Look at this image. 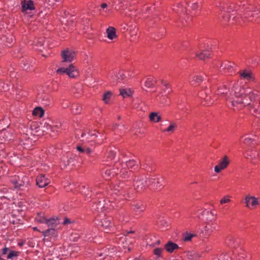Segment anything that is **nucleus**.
I'll list each match as a JSON object with an SVG mask.
<instances>
[{"mask_svg": "<svg viewBox=\"0 0 260 260\" xmlns=\"http://www.w3.org/2000/svg\"><path fill=\"white\" fill-rule=\"evenodd\" d=\"M233 91L235 96L229 99L228 103L229 105L231 104L234 111H238L247 106L253 115L260 117V101L257 99L258 91H252L250 88L239 84L234 86Z\"/></svg>", "mask_w": 260, "mask_h": 260, "instance_id": "f257e3e1", "label": "nucleus"}, {"mask_svg": "<svg viewBox=\"0 0 260 260\" xmlns=\"http://www.w3.org/2000/svg\"><path fill=\"white\" fill-rule=\"evenodd\" d=\"M129 181H121L115 184L113 191L115 194L121 196L123 199L128 200L133 196V190L130 188Z\"/></svg>", "mask_w": 260, "mask_h": 260, "instance_id": "f03ea898", "label": "nucleus"}, {"mask_svg": "<svg viewBox=\"0 0 260 260\" xmlns=\"http://www.w3.org/2000/svg\"><path fill=\"white\" fill-rule=\"evenodd\" d=\"M137 166V162L134 159L126 161L124 163L118 162H116L117 171H115L114 172L116 173H120L121 177L126 178L128 177L131 174V172L128 171L126 168L135 169Z\"/></svg>", "mask_w": 260, "mask_h": 260, "instance_id": "7ed1b4c3", "label": "nucleus"}, {"mask_svg": "<svg viewBox=\"0 0 260 260\" xmlns=\"http://www.w3.org/2000/svg\"><path fill=\"white\" fill-rule=\"evenodd\" d=\"M219 8L222 13V18L225 21H228L232 16L233 18L235 17V12L237 11V7H235L234 4H230L229 5L222 3L220 4Z\"/></svg>", "mask_w": 260, "mask_h": 260, "instance_id": "20e7f679", "label": "nucleus"}, {"mask_svg": "<svg viewBox=\"0 0 260 260\" xmlns=\"http://www.w3.org/2000/svg\"><path fill=\"white\" fill-rule=\"evenodd\" d=\"M10 181L15 188L21 190H24L25 188H28L29 184L28 177L24 175L14 176L11 178Z\"/></svg>", "mask_w": 260, "mask_h": 260, "instance_id": "39448f33", "label": "nucleus"}, {"mask_svg": "<svg viewBox=\"0 0 260 260\" xmlns=\"http://www.w3.org/2000/svg\"><path fill=\"white\" fill-rule=\"evenodd\" d=\"M236 84H238V83H234L233 85L232 90L231 92L229 89L228 88L225 86L223 85L222 86L219 87L217 89V95H220L221 96L225 97L226 100V104L227 105L231 108H232L233 109V108L231 106V104H230L229 105L228 103V101L229 99L232 98L233 97L235 96L234 91H233V87Z\"/></svg>", "mask_w": 260, "mask_h": 260, "instance_id": "423d86ee", "label": "nucleus"}, {"mask_svg": "<svg viewBox=\"0 0 260 260\" xmlns=\"http://www.w3.org/2000/svg\"><path fill=\"white\" fill-rule=\"evenodd\" d=\"M147 181L142 177H135L134 179L133 186L137 192H142L146 189Z\"/></svg>", "mask_w": 260, "mask_h": 260, "instance_id": "0eeeda50", "label": "nucleus"}, {"mask_svg": "<svg viewBox=\"0 0 260 260\" xmlns=\"http://www.w3.org/2000/svg\"><path fill=\"white\" fill-rule=\"evenodd\" d=\"M57 73L59 74H67L69 77L74 78L78 76L77 72L75 67L71 64L68 68H60L56 71Z\"/></svg>", "mask_w": 260, "mask_h": 260, "instance_id": "6e6552de", "label": "nucleus"}, {"mask_svg": "<svg viewBox=\"0 0 260 260\" xmlns=\"http://www.w3.org/2000/svg\"><path fill=\"white\" fill-rule=\"evenodd\" d=\"M75 155L72 154L63 155L61 158V167L65 168L68 166L76 165Z\"/></svg>", "mask_w": 260, "mask_h": 260, "instance_id": "1a4fd4ad", "label": "nucleus"}, {"mask_svg": "<svg viewBox=\"0 0 260 260\" xmlns=\"http://www.w3.org/2000/svg\"><path fill=\"white\" fill-rule=\"evenodd\" d=\"M112 218L111 217H105L102 219H97L95 220V224L103 228V230H107L105 232L108 233L112 227Z\"/></svg>", "mask_w": 260, "mask_h": 260, "instance_id": "9d476101", "label": "nucleus"}, {"mask_svg": "<svg viewBox=\"0 0 260 260\" xmlns=\"http://www.w3.org/2000/svg\"><path fill=\"white\" fill-rule=\"evenodd\" d=\"M206 90L205 92L206 96L203 99L202 103L205 105L210 106L213 104L214 101L217 100V95H210L211 90L210 88H206Z\"/></svg>", "mask_w": 260, "mask_h": 260, "instance_id": "9b49d317", "label": "nucleus"}, {"mask_svg": "<svg viewBox=\"0 0 260 260\" xmlns=\"http://www.w3.org/2000/svg\"><path fill=\"white\" fill-rule=\"evenodd\" d=\"M61 56L62 58V62H72L75 57V53L74 51L68 49L61 51Z\"/></svg>", "mask_w": 260, "mask_h": 260, "instance_id": "f8f14e48", "label": "nucleus"}, {"mask_svg": "<svg viewBox=\"0 0 260 260\" xmlns=\"http://www.w3.org/2000/svg\"><path fill=\"white\" fill-rule=\"evenodd\" d=\"M229 164V158L226 155H225L219 162L218 165L214 167V171L217 173H219L222 170L225 169Z\"/></svg>", "mask_w": 260, "mask_h": 260, "instance_id": "ddd939ff", "label": "nucleus"}, {"mask_svg": "<svg viewBox=\"0 0 260 260\" xmlns=\"http://www.w3.org/2000/svg\"><path fill=\"white\" fill-rule=\"evenodd\" d=\"M235 66V64L234 62L225 60L222 62L220 68H222V70H224L225 73L233 74L234 73Z\"/></svg>", "mask_w": 260, "mask_h": 260, "instance_id": "4468645a", "label": "nucleus"}, {"mask_svg": "<svg viewBox=\"0 0 260 260\" xmlns=\"http://www.w3.org/2000/svg\"><path fill=\"white\" fill-rule=\"evenodd\" d=\"M50 183V180L45 175L41 174L36 178V184L40 188L47 186Z\"/></svg>", "mask_w": 260, "mask_h": 260, "instance_id": "2eb2a0df", "label": "nucleus"}, {"mask_svg": "<svg viewBox=\"0 0 260 260\" xmlns=\"http://www.w3.org/2000/svg\"><path fill=\"white\" fill-rule=\"evenodd\" d=\"M245 203L246 204V206L249 209L259 204L256 198L250 195H248L245 198Z\"/></svg>", "mask_w": 260, "mask_h": 260, "instance_id": "dca6fc26", "label": "nucleus"}, {"mask_svg": "<svg viewBox=\"0 0 260 260\" xmlns=\"http://www.w3.org/2000/svg\"><path fill=\"white\" fill-rule=\"evenodd\" d=\"M22 12H24L27 10H33L35 9L34 2L31 0L26 1L24 0L21 2Z\"/></svg>", "mask_w": 260, "mask_h": 260, "instance_id": "f3484780", "label": "nucleus"}, {"mask_svg": "<svg viewBox=\"0 0 260 260\" xmlns=\"http://www.w3.org/2000/svg\"><path fill=\"white\" fill-rule=\"evenodd\" d=\"M187 5L186 3L184 4L180 3L178 4L175 8H174V11L178 13L180 16L185 15L187 13V9L186 6Z\"/></svg>", "mask_w": 260, "mask_h": 260, "instance_id": "a211bd4d", "label": "nucleus"}, {"mask_svg": "<svg viewBox=\"0 0 260 260\" xmlns=\"http://www.w3.org/2000/svg\"><path fill=\"white\" fill-rule=\"evenodd\" d=\"M255 133L256 134L254 136V138H251L249 136L246 135L244 139L243 143L247 146L256 144V138L259 136L260 134H259V131H256Z\"/></svg>", "mask_w": 260, "mask_h": 260, "instance_id": "6ab92c4d", "label": "nucleus"}, {"mask_svg": "<svg viewBox=\"0 0 260 260\" xmlns=\"http://www.w3.org/2000/svg\"><path fill=\"white\" fill-rule=\"evenodd\" d=\"M179 248V247L177 244L171 241H168L164 246V248L170 253H173L175 250L178 249Z\"/></svg>", "mask_w": 260, "mask_h": 260, "instance_id": "aec40b11", "label": "nucleus"}, {"mask_svg": "<svg viewBox=\"0 0 260 260\" xmlns=\"http://www.w3.org/2000/svg\"><path fill=\"white\" fill-rule=\"evenodd\" d=\"M203 80L204 79L202 76L197 75L193 76L192 78H190L189 79V82L191 85L196 86L200 84Z\"/></svg>", "mask_w": 260, "mask_h": 260, "instance_id": "412c9836", "label": "nucleus"}, {"mask_svg": "<svg viewBox=\"0 0 260 260\" xmlns=\"http://www.w3.org/2000/svg\"><path fill=\"white\" fill-rule=\"evenodd\" d=\"M117 171L116 163L114 165V167L112 170H107L105 172L104 177L106 179H109L110 177H113L116 175H119L120 173H116L114 172Z\"/></svg>", "mask_w": 260, "mask_h": 260, "instance_id": "4be33fe9", "label": "nucleus"}, {"mask_svg": "<svg viewBox=\"0 0 260 260\" xmlns=\"http://www.w3.org/2000/svg\"><path fill=\"white\" fill-rule=\"evenodd\" d=\"M258 156V152L255 150H248L246 152L245 157L251 160L256 159Z\"/></svg>", "mask_w": 260, "mask_h": 260, "instance_id": "5701e85b", "label": "nucleus"}, {"mask_svg": "<svg viewBox=\"0 0 260 260\" xmlns=\"http://www.w3.org/2000/svg\"><path fill=\"white\" fill-rule=\"evenodd\" d=\"M106 32L107 37L110 40H113L117 37L116 33V29L113 27H109L106 30Z\"/></svg>", "mask_w": 260, "mask_h": 260, "instance_id": "b1692460", "label": "nucleus"}, {"mask_svg": "<svg viewBox=\"0 0 260 260\" xmlns=\"http://www.w3.org/2000/svg\"><path fill=\"white\" fill-rule=\"evenodd\" d=\"M149 119L151 122H158L161 120V117L158 115V113L153 112L150 114Z\"/></svg>", "mask_w": 260, "mask_h": 260, "instance_id": "393cba45", "label": "nucleus"}, {"mask_svg": "<svg viewBox=\"0 0 260 260\" xmlns=\"http://www.w3.org/2000/svg\"><path fill=\"white\" fill-rule=\"evenodd\" d=\"M210 56V53L209 50H205L201 52L200 53H197L196 56L199 57L200 59L206 60L209 58Z\"/></svg>", "mask_w": 260, "mask_h": 260, "instance_id": "a878e982", "label": "nucleus"}, {"mask_svg": "<svg viewBox=\"0 0 260 260\" xmlns=\"http://www.w3.org/2000/svg\"><path fill=\"white\" fill-rule=\"evenodd\" d=\"M214 230V228H213L211 225L208 224L203 228V229L202 230V233L205 236H208L213 232Z\"/></svg>", "mask_w": 260, "mask_h": 260, "instance_id": "bb28decb", "label": "nucleus"}, {"mask_svg": "<svg viewBox=\"0 0 260 260\" xmlns=\"http://www.w3.org/2000/svg\"><path fill=\"white\" fill-rule=\"evenodd\" d=\"M1 40L3 42L6 43L7 46L11 45L14 40V37L9 35V36H4L2 37Z\"/></svg>", "mask_w": 260, "mask_h": 260, "instance_id": "cd10ccee", "label": "nucleus"}, {"mask_svg": "<svg viewBox=\"0 0 260 260\" xmlns=\"http://www.w3.org/2000/svg\"><path fill=\"white\" fill-rule=\"evenodd\" d=\"M107 207L103 204L101 201L99 202V203L96 204H94L92 205V210L98 211V212L103 211L104 210H106Z\"/></svg>", "mask_w": 260, "mask_h": 260, "instance_id": "c85d7f7f", "label": "nucleus"}, {"mask_svg": "<svg viewBox=\"0 0 260 260\" xmlns=\"http://www.w3.org/2000/svg\"><path fill=\"white\" fill-rule=\"evenodd\" d=\"M134 210L136 212H141L144 211L145 206L141 203H136L133 205Z\"/></svg>", "mask_w": 260, "mask_h": 260, "instance_id": "c756f323", "label": "nucleus"}, {"mask_svg": "<svg viewBox=\"0 0 260 260\" xmlns=\"http://www.w3.org/2000/svg\"><path fill=\"white\" fill-rule=\"evenodd\" d=\"M132 92L129 89L122 88L120 89V94L123 98H125L130 96Z\"/></svg>", "mask_w": 260, "mask_h": 260, "instance_id": "7c9ffc66", "label": "nucleus"}, {"mask_svg": "<svg viewBox=\"0 0 260 260\" xmlns=\"http://www.w3.org/2000/svg\"><path fill=\"white\" fill-rule=\"evenodd\" d=\"M82 107L78 104H74L72 106V112L74 114L80 113Z\"/></svg>", "mask_w": 260, "mask_h": 260, "instance_id": "2f4dec72", "label": "nucleus"}, {"mask_svg": "<svg viewBox=\"0 0 260 260\" xmlns=\"http://www.w3.org/2000/svg\"><path fill=\"white\" fill-rule=\"evenodd\" d=\"M58 218L55 219L54 218H51L50 219H47L46 223L48 225V226H55L58 224Z\"/></svg>", "mask_w": 260, "mask_h": 260, "instance_id": "473e14b6", "label": "nucleus"}, {"mask_svg": "<svg viewBox=\"0 0 260 260\" xmlns=\"http://www.w3.org/2000/svg\"><path fill=\"white\" fill-rule=\"evenodd\" d=\"M186 4L192 10H197L199 7L197 0H192L191 1L186 3Z\"/></svg>", "mask_w": 260, "mask_h": 260, "instance_id": "72a5a7b5", "label": "nucleus"}, {"mask_svg": "<svg viewBox=\"0 0 260 260\" xmlns=\"http://www.w3.org/2000/svg\"><path fill=\"white\" fill-rule=\"evenodd\" d=\"M196 236V235H195V234H190V233H185L183 234L182 240L184 242L190 241L191 240V239L193 237H194Z\"/></svg>", "mask_w": 260, "mask_h": 260, "instance_id": "f704fd0d", "label": "nucleus"}, {"mask_svg": "<svg viewBox=\"0 0 260 260\" xmlns=\"http://www.w3.org/2000/svg\"><path fill=\"white\" fill-rule=\"evenodd\" d=\"M32 113L34 115L42 117L44 114V111L41 107H36Z\"/></svg>", "mask_w": 260, "mask_h": 260, "instance_id": "c9c22d12", "label": "nucleus"}, {"mask_svg": "<svg viewBox=\"0 0 260 260\" xmlns=\"http://www.w3.org/2000/svg\"><path fill=\"white\" fill-rule=\"evenodd\" d=\"M164 87H165V88H164V93H166V95H168L172 92V88L169 82L164 81Z\"/></svg>", "mask_w": 260, "mask_h": 260, "instance_id": "e433bc0d", "label": "nucleus"}, {"mask_svg": "<svg viewBox=\"0 0 260 260\" xmlns=\"http://www.w3.org/2000/svg\"><path fill=\"white\" fill-rule=\"evenodd\" d=\"M240 76L241 77L248 80H250L252 78L251 73L247 71H244L241 73Z\"/></svg>", "mask_w": 260, "mask_h": 260, "instance_id": "4c0bfd02", "label": "nucleus"}, {"mask_svg": "<svg viewBox=\"0 0 260 260\" xmlns=\"http://www.w3.org/2000/svg\"><path fill=\"white\" fill-rule=\"evenodd\" d=\"M115 155H116V152L114 151H113V150L109 151L106 155V159L104 160V161H109L113 160L115 158Z\"/></svg>", "mask_w": 260, "mask_h": 260, "instance_id": "58836bf2", "label": "nucleus"}, {"mask_svg": "<svg viewBox=\"0 0 260 260\" xmlns=\"http://www.w3.org/2000/svg\"><path fill=\"white\" fill-rule=\"evenodd\" d=\"M55 230L54 228H50L42 232L43 235L45 237L49 236H53L55 234Z\"/></svg>", "mask_w": 260, "mask_h": 260, "instance_id": "ea45409f", "label": "nucleus"}, {"mask_svg": "<svg viewBox=\"0 0 260 260\" xmlns=\"http://www.w3.org/2000/svg\"><path fill=\"white\" fill-rule=\"evenodd\" d=\"M19 255V252L16 251L9 250V254L7 255L8 259H13L14 257H16Z\"/></svg>", "mask_w": 260, "mask_h": 260, "instance_id": "a19ab883", "label": "nucleus"}, {"mask_svg": "<svg viewBox=\"0 0 260 260\" xmlns=\"http://www.w3.org/2000/svg\"><path fill=\"white\" fill-rule=\"evenodd\" d=\"M111 95L112 93L110 91H107L104 94L103 100L106 104L109 103Z\"/></svg>", "mask_w": 260, "mask_h": 260, "instance_id": "79ce46f5", "label": "nucleus"}, {"mask_svg": "<svg viewBox=\"0 0 260 260\" xmlns=\"http://www.w3.org/2000/svg\"><path fill=\"white\" fill-rule=\"evenodd\" d=\"M176 127V124L175 123H172L168 128L164 129V132H167L172 133L174 132L175 128Z\"/></svg>", "mask_w": 260, "mask_h": 260, "instance_id": "37998d69", "label": "nucleus"}, {"mask_svg": "<svg viewBox=\"0 0 260 260\" xmlns=\"http://www.w3.org/2000/svg\"><path fill=\"white\" fill-rule=\"evenodd\" d=\"M246 257V256L245 251L241 249L240 251L238 252L237 260H243Z\"/></svg>", "mask_w": 260, "mask_h": 260, "instance_id": "c03bdc74", "label": "nucleus"}, {"mask_svg": "<svg viewBox=\"0 0 260 260\" xmlns=\"http://www.w3.org/2000/svg\"><path fill=\"white\" fill-rule=\"evenodd\" d=\"M9 89V85L8 83L5 84L3 82H0V91H7Z\"/></svg>", "mask_w": 260, "mask_h": 260, "instance_id": "a18cd8bd", "label": "nucleus"}, {"mask_svg": "<svg viewBox=\"0 0 260 260\" xmlns=\"http://www.w3.org/2000/svg\"><path fill=\"white\" fill-rule=\"evenodd\" d=\"M154 84V82L151 78H148L145 82V85L147 87H151Z\"/></svg>", "mask_w": 260, "mask_h": 260, "instance_id": "49530a36", "label": "nucleus"}, {"mask_svg": "<svg viewBox=\"0 0 260 260\" xmlns=\"http://www.w3.org/2000/svg\"><path fill=\"white\" fill-rule=\"evenodd\" d=\"M36 221L39 223H46V221L47 220V219L46 218H45L44 216H41L40 215H38L36 218Z\"/></svg>", "mask_w": 260, "mask_h": 260, "instance_id": "de8ad7c7", "label": "nucleus"}, {"mask_svg": "<svg viewBox=\"0 0 260 260\" xmlns=\"http://www.w3.org/2000/svg\"><path fill=\"white\" fill-rule=\"evenodd\" d=\"M218 260H231V257L226 254H221Z\"/></svg>", "mask_w": 260, "mask_h": 260, "instance_id": "09e8293b", "label": "nucleus"}, {"mask_svg": "<svg viewBox=\"0 0 260 260\" xmlns=\"http://www.w3.org/2000/svg\"><path fill=\"white\" fill-rule=\"evenodd\" d=\"M162 250L161 248H155L154 249V254L157 256V257H159L161 256Z\"/></svg>", "mask_w": 260, "mask_h": 260, "instance_id": "8fccbe9b", "label": "nucleus"}, {"mask_svg": "<svg viewBox=\"0 0 260 260\" xmlns=\"http://www.w3.org/2000/svg\"><path fill=\"white\" fill-rule=\"evenodd\" d=\"M171 222V220L169 218L168 220H164V228L165 226V229L166 230L169 229L170 225Z\"/></svg>", "mask_w": 260, "mask_h": 260, "instance_id": "3c124183", "label": "nucleus"}, {"mask_svg": "<svg viewBox=\"0 0 260 260\" xmlns=\"http://www.w3.org/2000/svg\"><path fill=\"white\" fill-rule=\"evenodd\" d=\"M206 88H208L207 86L205 87L204 89H203L202 90H201L199 93V96L203 100V99L206 96V94H205V92L206 90Z\"/></svg>", "mask_w": 260, "mask_h": 260, "instance_id": "603ef678", "label": "nucleus"}, {"mask_svg": "<svg viewBox=\"0 0 260 260\" xmlns=\"http://www.w3.org/2000/svg\"><path fill=\"white\" fill-rule=\"evenodd\" d=\"M87 136L86 139H89V136H96V134L95 133H94V134H90L89 133H88V134H85V133H82V135H81V137L82 138H84L86 136Z\"/></svg>", "mask_w": 260, "mask_h": 260, "instance_id": "864d4df0", "label": "nucleus"}, {"mask_svg": "<svg viewBox=\"0 0 260 260\" xmlns=\"http://www.w3.org/2000/svg\"><path fill=\"white\" fill-rule=\"evenodd\" d=\"M125 75L122 73H119L116 76L117 80H119L121 79V80L125 78Z\"/></svg>", "mask_w": 260, "mask_h": 260, "instance_id": "5fc2aeb1", "label": "nucleus"}, {"mask_svg": "<svg viewBox=\"0 0 260 260\" xmlns=\"http://www.w3.org/2000/svg\"><path fill=\"white\" fill-rule=\"evenodd\" d=\"M230 202V200L229 199H226L225 198H222L220 201V203L221 204H225V203H228L229 202Z\"/></svg>", "mask_w": 260, "mask_h": 260, "instance_id": "6e6d98bb", "label": "nucleus"}, {"mask_svg": "<svg viewBox=\"0 0 260 260\" xmlns=\"http://www.w3.org/2000/svg\"><path fill=\"white\" fill-rule=\"evenodd\" d=\"M57 1H59V0H47V3L49 6H53Z\"/></svg>", "mask_w": 260, "mask_h": 260, "instance_id": "4d7b16f0", "label": "nucleus"}, {"mask_svg": "<svg viewBox=\"0 0 260 260\" xmlns=\"http://www.w3.org/2000/svg\"><path fill=\"white\" fill-rule=\"evenodd\" d=\"M92 152V150L91 148H85L84 149V152L85 153L87 154H90Z\"/></svg>", "mask_w": 260, "mask_h": 260, "instance_id": "13d9d810", "label": "nucleus"}, {"mask_svg": "<svg viewBox=\"0 0 260 260\" xmlns=\"http://www.w3.org/2000/svg\"><path fill=\"white\" fill-rule=\"evenodd\" d=\"M258 14V13H256V12H249L248 14H247V15L248 17H255Z\"/></svg>", "mask_w": 260, "mask_h": 260, "instance_id": "bf43d9fd", "label": "nucleus"}, {"mask_svg": "<svg viewBox=\"0 0 260 260\" xmlns=\"http://www.w3.org/2000/svg\"><path fill=\"white\" fill-rule=\"evenodd\" d=\"M10 249L8 247H5L2 249V252L3 255L6 254L8 251H9Z\"/></svg>", "mask_w": 260, "mask_h": 260, "instance_id": "052dcab7", "label": "nucleus"}, {"mask_svg": "<svg viewBox=\"0 0 260 260\" xmlns=\"http://www.w3.org/2000/svg\"><path fill=\"white\" fill-rule=\"evenodd\" d=\"M77 150L81 152H84L85 148H82L81 146H78L77 147Z\"/></svg>", "mask_w": 260, "mask_h": 260, "instance_id": "680f3d73", "label": "nucleus"}, {"mask_svg": "<svg viewBox=\"0 0 260 260\" xmlns=\"http://www.w3.org/2000/svg\"><path fill=\"white\" fill-rule=\"evenodd\" d=\"M112 2L113 4H116L118 3V4H121L122 3V0H113Z\"/></svg>", "mask_w": 260, "mask_h": 260, "instance_id": "e2e57ef3", "label": "nucleus"}, {"mask_svg": "<svg viewBox=\"0 0 260 260\" xmlns=\"http://www.w3.org/2000/svg\"><path fill=\"white\" fill-rule=\"evenodd\" d=\"M70 223H71V221L69 218H66L63 222V224H67Z\"/></svg>", "mask_w": 260, "mask_h": 260, "instance_id": "0e129e2a", "label": "nucleus"}, {"mask_svg": "<svg viewBox=\"0 0 260 260\" xmlns=\"http://www.w3.org/2000/svg\"><path fill=\"white\" fill-rule=\"evenodd\" d=\"M13 68H12V69H9V70H8V71H9V72H10V77H11V78H12V77H13V76H15V75L14 73H12V70H13Z\"/></svg>", "mask_w": 260, "mask_h": 260, "instance_id": "69168bd1", "label": "nucleus"}, {"mask_svg": "<svg viewBox=\"0 0 260 260\" xmlns=\"http://www.w3.org/2000/svg\"><path fill=\"white\" fill-rule=\"evenodd\" d=\"M22 68L24 70H27L28 68V66H27V63L26 62H24L23 66L22 67Z\"/></svg>", "mask_w": 260, "mask_h": 260, "instance_id": "338daca9", "label": "nucleus"}, {"mask_svg": "<svg viewBox=\"0 0 260 260\" xmlns=\"http://www.w3.org/2000/svg\"><path fill=\"white\" fill-rule=\"evenodd\" d=\"M135 260H146V259L143 257H139L136 258Z\"/></svg>", "mask_w": 260, "mask_h": 260, "instance_id": "774afa93", "label": "nucleus"}]
</instances>
